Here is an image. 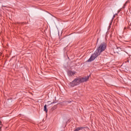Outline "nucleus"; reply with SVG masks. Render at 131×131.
<instances>
[{"mask_svg": "<svg viewBox=\"0 0 131 131\" xmlns=\"http://www.w3.org/2000/svg\"><path fill=\"white\" fill-rule=\"evenodd\" d=\"M106 49H107V43L105 42H102L98 46L96 51H97L98 55H101V53L104 52Z\"/></svg>", "mask_w": 131, "mask_h": 131, "instance_id": "f257e3e1", "label": "nucleus"}, {"mask_svg": "<svg viewBox=\"0 0 131 131\" xmlns=\"http://www.w3.org/2000/svg\"><path fill=\"white\" fill-rule=\"evenodd\" d=\"M80 81L79 80V78H76L72 82L69 83V85L73 87L75 86V85H78V84H80Z\"/></svg>", "mask_w": 131, "mask_h": 131, "instance_id": "f03ea898", "label": "nucleus"}, {"mask_svg": "<svg viewBox=\"0 0 131 131\" xmlns=\"http://www.w3.org/2000/svg\"><path fill=\"white\" fill-rule=\"evenodd\" d=\"M98 56H100V54H98L97 51H95V52L93 54L90 58L87 60V62H92V61H94Z\"/></svg>", "mask_w": 131, "mask_h": 131, "instance_id": "7ed1b4c3", "label": "nucleus"}, {"mask_svg": "<svg viewBox=\"0 0 131 131\" xmlns=\"http://www.w3.org/2000/svg\"><path fill=\"white\" fill-rule=\"evenodd\" d=\"M89 77L90 76H88L87 77H84L82 78H79L80 83H81V82H84L85 81H87V80H89Z\"/></svg>", "mask_w": 131, "mask_h": 131, "instance_id": "20e7f679", "label": "nucleus"}, {"mask_svg": "<svg viewBox=\"0 0 131 131\" xmlns=\"http://www.w3.org/2000/svg\"><path fill=\"white\" fill-rule=\"evenodd\" d=\"M68 74H69V76H72L75 74V72L70 71L68 72Z\"/></svg>", "mask_w": 131, "mask_h": 131, "instance_id": "39448f33", "label": "nucleus"}, {"mask_svg": "<svg viewBox=\"0 0 131 131\" xmlns=\"http://www.w3.org/2000/svg\"><path fill=\"white\" fill-rule=\"evenodd\" d=\"M84 127H78L76 128L74 131H79V130H82V129H83Z\"/></svg>", "mask_w": 131, "mask_h": 131, "instance_id": "423d86ee", "label": "nucleus"}, {"mask_svg": "<svg viewBox=\"0 0 131 131\" xmlns=\"http://www.w3.org/2000/svg\"><path fill=\"white\" fill-rule=\"evenodd\" d=\"M44 111L47 113H48V109H47V105H45L43 107Z\"/></svg>", "mask_w": 131, "mask_h": 131, "instance_id": "0eeeda50", "label": "nucleus"}, {"mask_svg": "<svg viewBox=\"0 0 131 131\" xmlns=\"http://www.w3.org/2000/svg\"><path fill=\"white\" fill-rule=\"evenodd\" d=\"M66 103H71V101L70 100L67 101H66Z\"/></svg>", "mask_w": 131, "mask_h": 131, "instance_id": "6e6552de", "label": "nucleus"}, {"mask_svg": "<svg viewBox=\"0 0 131 131\" xmlns=\"http://www.w3.org/2000/svg\"><path fill=\"white\" fill-rule=\"evenodd\" d=\"M115 15H117V14H115V15H114L113 19H114V18L115 17Z\"/></svg>", "mask_w": 131, "mask_h": 131, "instance_id": "1a4fd4ad", "label": "nucleus"}, {"mask_svg": "<svg viewBox=\"0 0 131 131\" xmlns=\"http://www.w3.org/2000/svg\"><path fill=\"white\" fill-rule=\"evenodd\" d=\"M2 130V127H0V131Z\"/></svg>", "mask_w": 131, "mask_h": 131, "instance_id": "9d476101", "label": "nucleus"}, {"mask_svg": "<svg viewBox=\"0 0 131 131\" xmlns=\"http://www.w3.org/2000/svg\"><path fill=\"white\" fill-rule=\"evenodd\" d=\"M55 102H52L51 104H54Z\"/></svg>", "mask_w": 131, "mask_h": 131, "instance_id": "9b49d317", "label": "nucleus"}, {"mask_svg": "<svg viewBox=\"0 0 131 131\" xmlns=\"http://www.w3.org/2000/svg\"><path fill=\"white\" fill-rule=\"evenodd\" d=\"M119 48H118V47H117V49H119Z\"/></svg>", "mask_w": 131, "mask_h": 131, "instance_id": "f8f14e48", "label": "nucleus"}]
</instances>
